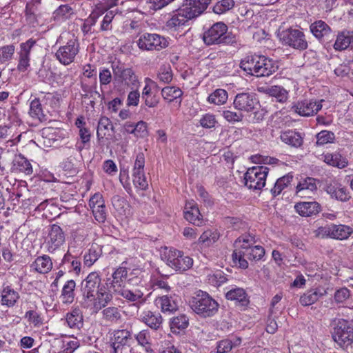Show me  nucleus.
I'll return each mask as SVG.
<instances>
[{
    "instance_id": "obj_1",
    "label": "nucleus",
    "mask_w": 353,
    "mask_h": 353,
    "mask_svg": "<svg viewBox=\"0 0 353 353\" xmlns=\"http://www.w3.org/2000/svg\"><path fill=\"white\" fill-rule=\"evenodd\" d=\"M240 67L248 74L261 77H269L279 68L277 63L263 55H249L241 60Z\"/></svg>"
},
{
    "instance_id": "obj_2",
    "label": "nucleus",
    "mask_w": 353,
    "mask_h": 353,
    "mask_svg": "<svg viewBox=\"0 0 353 353\" xmlns=\"http://www.w3.org/2000/svg\"><path fill=\"white\" fill-rule=\"evenodd\" d=\"M190 306L199 316L208 318L218 312L219 304L208 293L199 290L192 297Z\"/></svg>"
},
{
    "instance_id": "obj_3",
    "label": "nucleus",
    "mask_w": 353,
    "mask_h": 353,
    "mask_svg": "<svg viewBox=\"0 0 353 353\" xmlns=\"http://www.w3.org/2000/svg\"><path fill=\"white\" fill-rule=\"evenodd\" d=\"M203 40L205 45H233L236 43V37L228 32V26L223 22L214 23L203 34Z\"/></svg>"
},
{
    "instance_id": "obj_4",
    "label": "nucleus",
    "mask_w": 353,
    "mask_h": 353,
    "mask_svg": "<svg viewBox=\"0 0 353 353\" xmlns=\"http://www.w3.org/2000/svg\"><path fill=\"white\" fill-rule=\"evenodd\" d=\"M161 259L175 271L183 272L193 265V259L185 255L182 251L165 248L161 254Z\"/></svg>"
},
{
    "instance_id": "obj_5",
    "label": "nucleus",
    "mask_w": 353,
    "mask_h": 353,
    "mask_svg": "<svg viewBox=\"0 0 353 353\" xmlns=\"http://www.w3.org/2000/svg\"><path fill=\"white\" fill-rule=\"evenodd\" d=\"M333 340L343 349L353 343V326L347 321L339 320L332 333Z\"/></svg>"
},
{
    "instance_id": "obj_6",
    "label": "nucleus",
    "mask_w": 353,
    "mask_h": 353,
    "mask_svg": "<svg viewBox=\"0 0 353 353\" xmlns=\"http://www.w3.org/2000/svg\"><path fill=\"white\" fill-rule=\"evenodd\" d=\"M269 172L266 166H254L249 168L244 174L245 185L249 189L260 190L265 185Z\"/></svg>"
},
{
    "instance_id": "obj_7",
    "label": "nucleus",
    "mask_w": 353,
    "mask_h": 353,
    "mask_svg": "<svg viewBox=\"0 0 353 353\" xmlns=\"http://www.w3.org/2000/svg\"><path fill=\"white\" fill-rule=\"evenodd\" d=\"M139 48L146 51H159L168 46V39L158 34L143 33L141 34L137 41Z\"/></svg>"
},
{
    "instance_id": "obj_8",
    "label": "nucleus",
    "mask_w": 353,
    "mask_h": 353,
    "mask_svg": "<svg viewBox=\"0 0 353 353\" xmlns=\"http://www.w3.org/2000/svg\"><path fill=\"white\" fill-rule=\"evenodd\" d=\"M280 39L283 44L296 50H304L308 47L304 33L299 29L283 30L280 34Z\"/></svg>"
},
{
    "instance_id": "obj_9",
    "label": "nucleus",
    "mask_w": 353,
    "mask_h": 353,
    "mask_svg": "<svg viewBox=\"0 0 353 353\" xmlns=\"http://www.w3.org/2000/svg\"><path fill=\"white\" fill-rule=\"evenodd\" d=\"M113 76L115 80L121 81L129 87H134L139 83L138 77L131 68H126L120 61H113L112 63Z\"/></svg>"
},
{
    "instance_id": "obj_10",
    "label": "nucleus",
    "mask_w": 353,
    "mask_h": 353,
    "mask_svg": "<svg viewBox=\"0 0 353 353\" xmlns=\"http://www.w3.org/2000/svg\"><path fill=\"white\" fill-rule=\"evenodd\" d=\"M79 52V43L77 39H72L59 48L55 53V57L61 63L68 65L74 61Z\"/></svg>"
},
{
    "instance_id": "obj_11",
    "label": "nucleus",
    "mask_w": 353,
    "mask_h": 353,
    "mask_svg": "<svg viewBox=\"0 0 353 353\" xmlns=\"http://www.w3.org/2000/svg\"><path fill=\"white\" fill-rule=\"evenodd\" d=\"M65 236L63 230L57 224L50 226L45 245L49 252H53L59 249L65 242Z\"/></svg>"
},
{
    "instance_id": "obj_12",
    "label": "nucleus",
    "mask_w": 353,
    "mask_h": 353,
    "mask_svg": "<svg viewBox=\"0 0 353 353\" xmlns=\"http://www.w3.org/2000/svg\"><path fill=\"white\" fill-rule=\"evenodd\" d=\"M101 279L97 272H90L81 283V290L85 301L93 299L99 288H101Z\"/></svg>"
},
{
    "instance_id": "obj_13",
    "label": "nucleus",
    "mask_w": 353,
    "mask_h": 353,
    "mask_svg": "<svg viewBox=\"0 0 353 353\" xmlns=\"http://www.w3.org/2000/svg\"><path fill=\"white\" fill-rule=\"evenodd\" d=\"M258 105L259 101L251 92L239 93L235 96L233 101V105L236 110L247 112L254 111Z\"/></svg>"
},
{
    "instance_id": "obj_14",
    "label": "nucleus",
    "mask_w": 353,
    "mask_h": 353,
    "mask_svg": "<svg viewBox=\"0 0 353 353\" xmlns=\"http://www.w3.org/2000/svg\"><path fill=\"white\" fill-rule=\"evenodd\" d=\"M113 292L130 302H135L134 305L138 310H139L140 305L145 302L142 291L137 288H129L126 285L117 288V289L113 290Z\"/></svg>"
},
{
    "instance_id": "obj_15",
    "label": "nucleus",
    "mask_w": 353,
    "mask_h": 353,
    "mask_svg": "<svg viewBox=\"0 0 353 353\" xmlns=\"http://www.w3.org/2000/svg\"><path fill=\"white\" fill-rule=\"evenodd\" d=\"M322 101H313L311 100H303L298 101L292 105V110L302 117H310L316 114L322 108Z\"/></svg>"
},
{
    "instance_id": "obj_16",
    "label": "nucleus",
    "mask_w": 353,
    "mask_h": 353,
    "mask_svg": "<svg viewBox=\"0 0 353 353\" xmlns=\"http://www.w3.org/2000/svg\"><path fill=\"white\" fill-rule=\"evenodd\" d=\"M83 315L79 307H72L66 313L64 318V325L74 331H79L83 326Z\"/></svg>"
},
{
    "instance_id": "obj_17",
    "label": "nucleus",
    "mask_w": 353,
    "mask_h": 353,
    "mask_svg": "<svg viewBox=\"0 0 353 353\" xmlns=\"http://www.w3.org/2000/svg\"><path fill=\"white\" fill-rule=\"evenodd\" d=\"M139 320L144 323L147 326L154 330H159L163 323V318L158 312L150 310L137 311Z\"/></svg>"
},
{
    "instance_id": "obj_18",
    "label": "nucleus",
    "mask_w": 353,
    "mask_h": 353,
    "mask_svg": "<svg viewBox=\"0 0 353 353\" xmlns=\"http://www.w3.org/2000/svg\"><path fill=\"white\" fill-rule=\"evenodd\" d=\"M93 295V299H88L85 301L92 303L93 308L95 312H98L105 307L112 299V294L105 290V286L99 288L96 294Z\"/></svg>"
},
{
    "instance_id": "obj_19",
    "label": "nucleus",
    "mask_w": 353,
    "mask_h": 353,
    "mask_svg": "<svg viewBox=\"0 0 353 353\" xmlns=\"http://www.w3.org/2000/svg\"><path fill=\"white\" fill-rule=\"evenodd\" d=\"M211 0H185L182 6L187 10L189 16L196 18L201 14L210 3Z\"/></svg>"
},
{
    "instance_id": "obj_20",
    "label": "nucleus",
    "mask_w": 353,
    "mask_h": 353,
    "mask_svg": "<svg viewBox=\"0 0 353 353\" xmlns=\"http://www.w3.org/2000/svg\"><path fill=\"white\" fill-rule=\"evenodd\" d=\"M310 31L319 40L325 41L332 34L330 27L323 21L319 20L310 25Z\"/></svg>"
},
{
    "instance_id": "obj_21",
    "label": "nucleus",
    "mask_w": 353,
    "mask_h": 353,
    "mask_svg": "<svg viewBox=\"0 0 353 353\" xmlns=\"http://www.w3.org/2000/svg\"><path fill=\"white\" fill-rule=\"evenodd\" d=\"M128 276V270L125 267H119L112 273V279H108L106 285L108 288L114 290L125 285Z\"/></svg>"
},
{
    "instance_id": "obj_22",
    "label": "nucleus",
    "mask_w": 353,
    "mask_h": 353,
    "mask_svg": "<svg viewBox=\"0 0 353 353\" xmlns=\"http://www.w3.org/2000/svg\"><path fill=\"white\" fill-rule=\"evenodd\" d=\"M296 212L302 216H311L321 211V205L316 201L299 202L294 205Z\"/></svg>"
},
{
    "instance_id": "obj_23",
    "label": "nucleus",
    "mask_w": 353,
    "mask_h": 353,
    "mask_svg": "<svg viewBox=\"0 0 353 353\" xmlns=\"http://www.w3.org/2000/svg\"><path fill=\"white\" fill-rule=\"evenodd\" d=\"M316 182V180L312 177H306L300 181L296 188V194L301 197H310V194L317 190Z\"/></svg>"
},
{
    "instance_id": "obj_24",
    "label": "nucleus",
    "mask_w": 353,
    "mask_h": 353,
    "mask_svg": "<svg viewBox=\"0 0 353 353\" xmlns=\"http://www.w3.org/2000/svg\"><path fill=\"white\" fill-rule=\"evenodd\" d=\"M326 294L325 290L316 288L306 291L299 299V303L303 306H309L316 303L321 297Z\"/></svg>"
},
{
    "instance_id": "obj_25",
    "label": "nucleus",
    "mask_w": 353,
    "mask_h": 353,
    "mask_svg": "<svg viewBox=\"0 0 353 353\" xmlns=\"http://www.w3.org/2000/svg\"><path fill=\"white\" fill-rule=\"evenodd\" d=\"M184 217L190 223L200 225L202 223V216L196 203L188 202L185 204Z\"/></svg>"
},
{
    "instance_id": "obj_26",
    "label": "nucleus",
    "mask_w": 353,
    "mask_h": 353,
    "mask_svg": "<svg viewBox=\"0 0 353 353\" xmlns=\"http://www.w3.org/2000/svg\"><path fill=\"white\" fill-rule=\"evenodd\" d=\"M348 48H353V32L342 31L336 37L334 48L336 50L341 51Z\"/></svg>"
},
{
    "instance_id": "obj_27",
    "label": "nucleus",
    "mask_w": 353,
    "mask_h": 353,
    "mask_svg": "<svg viewBox=\"0 0 353 353\" xmlns=\"http://www.w3.org/2000/svg\"><path fill=\"white\" fill-rule=\"evenodd\" d=\"M187 10L181 6L172 17L167 21V26L169 28H176L184 25L187 21L194 19L189 16Z\"/></svg>"
},
{
    "instance_id": "obj_28",
    "label": "nucleus",
    "mask_w": 353,
    "mask_h": 353,
    "mask_svg": "<svg viewBox=\"0 0 353 353\" xmlns=\"http://www.w3.org/2000/svg\"><path fill=\"white\" fill-rule=\"evenodd\" d=\"M225 297L228 300L233 301L242 306H245L249 303L248 294L245 290L241 288H234L230 290L225 294Z\"/></svg>"
},
{
    "instance_id": "obj_29",
    "label": "nucleus",
    "mask_w": 353,
    "mask_h": 353,
    "mask_svg": "<svg viewBox=\"0 0 353 353\" xmlns=\"http://www.w3.org/2000/svg\"><path fill=\"white\" fill-rule=\"evenodd\" d=\"M1 304L8 307H13L19 299V293L10 286H4L1 291Z\"/></svg>"
},
{
    "instance_id": "obj_30",
    "label": "nucleus",
    "mask_w": 353,
    "mask_h": 353,
    "mask_svg": "<svg viewBox=\"0 0 353 353\" xmlns=\"http://www.w3.org/2000/svg\"><path fill=\"white\" fill-rule=\"evenodd\" d=\"M155 302L163 312H174L178 310L176 301L172 296H159L156 299Z\"/></svg>"
},
{
    "instance_id": "obj_31",
    "label": "nucleus",
    "mask_w": 353,
    "mask_h": 353,
    "mask_svg": "<svg viewBox=\"0 0 353 353\" xmlns=\"http://www.w3.org/2000/svg\"><path fill=\"white\" fill-rule=\"evenodd\" d=\"M75 288L76 283L72 279L68 281L64 284L60 295V299L63 304L69 305L74 301L75 296Z\"/></svg>"
},
{
    "instance_id": "obj_32",
    "label": "nucleus",
    "mask_w": 353,
    "mask_h": 353,
    "mask_svg": "<svg viewBox=\"0 0 353 353\" xmlns=\"http://www.w3.org/2000/svg\"><path fill=\"white\" fill-rule=\"evenodd\" d=\"M101 314L102 319L109 325L118 323L122 318L120 310L114 306L104 307Z\"/></svg>"
},
{
    "instance_id": "obj_33",
    "label": "nucleus",
    "mask_w": 353,
    "mask_h": 353,
    "mask_svg": "<svg viewBox=\"0 0 353 353\" xmlns=\"http://www.w3.org/2000/svg\"><path fill=\"white\" fill-rule=\"evenodd\" d=\"M281 140L292 147L298 148L303 143V137L301 134L295 130H288L281 133Z\"/></svg>"
},
{
    "instance_id": "obj_34",
    "label": "nucleus",
    "mask_w": 353,
    "mask_h": 353,
    "mask_svg": "<svg viewBox=\"0 0 353 353\" xmlns=\"http://www.w3.org/2000/svg\"><path fill=\"white\" fill-rule=\"evenodd\" d=\"M161 95L163 99L168 102L176 101L178 102V105H181L183 92L180 88L174 86H166L162 89Z\"/></svg>"
},
{
    "instance_id": "obj_35",
    "label": "nucleus",
    "mask_w": 353,
    "mask_h": 353,
    "mask_svg": "<svg viewBox=\"0 0 353 353\" xmlns=\"http://www.w3.org/2000/svg\"><path fill=\"white\" fill-rule=\"evenodd\" d=\"M325 191L332 198L341 201H346L349 200L350 196L347 190L341 185L329 184L325 187Z\"/></svg>"
},
{
    "instance_id": "obj_36",
    "label": "nucleus",
    "mask_w": 353,
    "mask_h": 353,
    "mask_svg": "<svg viewBox=\"0 0 353 353\" xmlns=\"http://www.w3.org/2000/svg\"><path fill=\"white\" fill-rule=\"evenodd\" d=\"M31 267L37 272L46 274L52 268V263L49 256L43 255L38 256L32 263Z\"/></svg>"
},
{
    "instance_id": "obj_37",
    "label": "nucleus",
    "mask_w": 353,
    "mask_h": 353,
    "mask_svg": "<svg viewBox=\"0 0 353 353\" xmlns=\"http://www.w3.org/2000/svg\"><path fill=\"white\" fill-rule=\"evenodd\" d=\"M322 159L327 164L339 168H343L347 165L346 158L339 152L323 154Z\"/></svg>"
},
{
    "instance_id": "obj_38",
    "label": "nucleus",
    "mask_w": 353,
    "mask_h": 353,
    "mask_svg": "<svg viewBox=\"0 0 353 353\" xmlns=\"http://www.w3.org/2000/svg\"><path fill=\"white\" fill-rule=\"evenodd\" d=\"M352 233L353 229L349 225L332 224V239L345 240Z\"/></svg>"
},
{
    "instance_id": "obj_39",
    "label": "nucleus",
    "mask_w": 353,
    "mask_h": 353,
    "mask_svg": "<svg viewBox=\"0 0 353 353\" xmlns=\"http://www.w3.org/2000/svg\"><path fill=\"white\" fill-rule=\"evenodd\" d=\"M113 341L110 345V349L120 347L119 345L130 344V333L126 330H116L114 332Z\"/></svg>"
},
{
    "instance_id": "obj_40",
    "label": "nucleus",
    "mask_w": 353,
    "mask_h": 353,
    "mask_svg": "<svg viewBox=\"0 0 353 353\" xmlns=\"http://www.w3.org/2000/svg\"><path fill=\"white\" fill-rule=\"evenodd\" d=\"M120 0H106L105 2L97 4L95 9L91 13L90 17L97 19L99 16L103 14L105 12L112 10L114 6L119 4Z\"/></svg>"
},
{
    "instance_id": "obj_41",
    "label": "nucleus",
    "mask_w": 353,
    "mask_h": 353,
    "mask_svg": "<svg viewBox=\"0 0 353 353\" xmlns=\"http://www.w3.org/2000/svg\"><path fill=\"white\" fill-rule=\"evenodd\" d=\"M228 98L227 91L224 89L218 88L208 96V101L216 105H221L227 102Z\"/></svg>"
},
{
    "instance_id": "obj_42",
    "label": "nucleus",
    "mask_w": 353,
    "mask_h": 353,
    "mask_svg": "<svg viewBox=\"0 0 353 353\" xmlns=\"http://www.w3.org/2000/svg\"><path fill=\"white\" fill-rule=\"evenodd\" d=\"M14 166L15 170L27 175L32 174L33 170L30 162L21 154L16 157Z\"/></svg>"
},
{
    "instance_id": "obj_43",
    "label": "nucleus",
    "mask_w": 353,
    "mask_h": 353,
    "mask_svg": "<svg viewBox=\"0 0 353 353\" xmlns=\"http://www.w3.org/2000/svg\"><path fill=\"white\" fill-rule=\"evenodd\" d=\"M292 179L293 176L291 174H288L278 179L274 187L270 190L272 196L275 197L280 194L282 190L287 188L291 183Z\"/></svg>"
},
{
    "instance_id": "obj_44",
    "label": "nucleus",
    "mask_w": 353,
    "mask_h": 353,
    "mask_svg": "<svg viewBox=\"0 0 353 353\" xmlns=\"http://www.w3.org/2000/svg\"><path fill=\"white\" fill-rule=\"evenodd\" d=\"M265 92L270 96L275 97L279 102H285L288 97L287 90L279 85L268 87L265 89Z\"/></svg>"
},
{
    "instance_id": "obj_45",
    "label": "nucleus",
    "mask_w": 353,
    "mask_h": 353,
    "mask_svg": "<svg viewBox=\"0 0 353 353\" xmlns=\"http://www.w3.org/2000/svg\"><path fill=\"white\" fill-rule=\"evenodd\" d=\"M101 250L97 245H92L88 252L84 254L83 263L87 267H90L101 256Z\"/></svg>"
},
{
    "instance_id": "obj_46",
    "label": "nucleus",
    "mask_w": 353,
    "mask_h": 353,
    "mask_svg": "<svg viewBox=\"0 0 353 353\" xmlns=\"http://www.w3.org/2000/svg\"><path fill=\"white\" fill-rule=\"evenodd\" d=\"M29 114L32 118L40 121L45 120V114L39 99L35 98L30 102Z\"/></svg>"
},
{
    "instance_id": "obj_47",
    "label": "nucleus",
    "mask_w": 353,
    "mask_h": 353,
    "mask_svg": "<svg viewBox=\"0 0 353 353\" xmlns=\"http://www.w3.org/2000/svg\"><path fill=\"white\" fill-rule=\"evenodd\" d=\"M245 252V256L249 260L259 261L262 259L265 254V250L260 245L250 246Z\"/></svg>"
},
{
    "instance_id": "obj_48",
    "label": "nucleus",
    "mask_w": 353,
    "mask_h": 353,
    "mask_svg": "<svg viewBox=\"0 0 353 353\" xmlns=\"http://www.w3.org/2000/svg\"><path fill=\"white\" fill-rule=\"evenodd\" d=\"M63 265H65L70 270L79 274L81 271V263L69 252L66 253L62 259Z\"/></svg>"
},
{
    "instance_id": "obj_49",
    "label": "nucleus",
    "mask_w": 353,
    "mask_h": 353,
    "mask_svg": "<svg viewBox=\"0 0 353 353\" xmlns=\"http://www.w3.org/2000/svg\"><path fill=\"white\" fill-rule=\"evenodd\" d=\"M114 131V127L111 121L105 117H101L98 123L97 134L99 139L103 138L109 130Z\"/></svg>"
},
{
    "instance_id": "obj_50",
    "label": "nucleus",
    "mask_w": 353,
    "mask_h": 353,
    "mask_svg": "<svg viewBox=\"0 0 353 353\" xmlns=\"http://www.w3.org/2000/svg\"><path fill=\"white\" fill-rule=\"evenodd\" d=\"M24 318L29 324L33 325L34 327H40L43 323V319L41 316V314L37 310H28L25 314Z\"/></svg>"
},
{
    "instance_id": "obj_51",
    "label": "nucleus",
    "mask_w": 353,
    "mask_h": 353,
    "mask_svg": "<svg viewBox=\"0 0 353 353\" xmlns=\"http://www.w3.org/2000/svg\"><path fill=\"white\" fill-rule=\"evenodd\" d=\"M189 324V319L185 314H179L170 319V327L172 330H184Z\"/></svg>"
},
{
    "instance_id": "obj_52",
    "label": "nucleus",
    "mask_w": 353,
    "mask_h": 353,
    "mask_svg": "<svg viewBox=\"0 0 353 353\" xmlns=\"http://www.w3.org/2000/svg\"><path fill=\"white\" fill-rule=\"evenodd\" d=\"M72 14L73 10L70 6L61 5L53 12V17L55 20L62 21L68 19Z\"/></svg>"
},
{
    "instance_id": "obj_53",
    "label": "nucleus",
    "mask_w": 353,
    "mask_h": 353,
    "mask_svg": "<svg viewBox=\"0 0 353 353\" xmlns=\"http://www.w3.org/2000/svg\"><path fill=\"white\" fill-rule=\"evenodd\" d=\"M145 158L143 153H139L137 155L136 160L132 170V176H143L144 174Z\"/></svg>"
},
{
    "instance_id": "obj_54",
    "label": "nucleus",
    "mask_w": 353,
    "mask_h": 353,
    "mask_svg": "<svg viewBox=\"0 0 353 353\" xmlns=\"http://www.w3.org/2000/svg\"><path fill=\"white\" fill-rule=\"evenodd\" d=\"M219 239L217 232L211 230L205 231L199 237V242L205 246H210Z\"/></svg>"
},
{
    "instance_id": "obj_55",
    "label": "nucleus",
    "mask_w": 353,
    "mask_h": 353,
    "mask_svg": "<svg viewBox=\"0 0 353 353\" xmlns=\"http://www.w3.org/2000/svg\"><path fill=\"white\" fill-rule=\"evenodd\" d=\"M245 254L243 250H235L232 254L234 263L242 269H246L248 267V262L245 259Z\"/></svg>"
},
{
    "instance_id": "obj_56",
    "label": "nucleus",
    "mask_w": 353,
    "mask_h": 353,
    "mask_svg": "<svg viewBox=\"0 0 353 353\" xmlns=\"http://www.w3.org/2000/svg\"><path fill=\"white\" fill-rule=\"evenodd\" d=\"M335 139L334 134L330 131L322 130L316 134V144L319 145L332 143Z\"/></svg>"
},
{
    "instance_id": "obj_57",
    "label": "nucleus",
    "mask_w": 353,
    "mask_h": 353,
    "mask_svg": "<svg viewBox=\"0 0 353 353\" xmlns=\"http://www.w3.org/2000/svg\"><path fill=\"white\" fill-rule=\"evenodd\" d=\"M234 6V0H221L216 3L213 8V10L215 13L220 14L230 10Z\"/></svg>"
},
{
    "instance_id": "obj_58",
    "label": "nucleus",
    "mask_w": 353,
    "mask_h": 353,
    "mask_svg": "<svg viewBox=\"0 0 353 353\" xmlns=\"http://www.w3.org/2000/svg\"><path fill=\"white\" fill-rule=\"evenodd\" d=\"M223 117L230 123L241 122L243 119V115L241 112H237L229 110L222 111Z\"/></svg>"
},
{
    "instance_id": "obj_59",
    "label": "nucleus",
    "mask_w": 353,
    "mask_h": 353,
    "mask_svg": "<svg viewBox=\"0 0 353 353\" xmlns=\"http://www.w3.org/2000/svg\"><path fill=\"white\" fill-rule=\"evenodd\" d=\"M255 243L254 237L250 235H242L239 236L234 242L236 248H240L243 250H246L248 248L252 246Z\"/></svg>"
},
{
    "instance_id": "obj_60",
    "label": "nucleus",
    "mask_w": 353,
    "mask_h": 353,
    "mask_svg": "<svg viewBox=\"0 0 353 353\" xmlns=\"http://www.w3.org/2000/svg\"><path fill=\"white\" fill-rule=\"evenodd\" d=\"M118 12V9L110 10L106 12L103 17L101 25V30L107 31L112 29L111 23L114 19L115 14Z\"/></svg>"
},
{
    "instance_id": "obj_61",
    "label": "nucleus",
    "mask_w": 353,
    "mask_h": 353,
    "mask_svg": "<svg viewBox=\"0 0 353 353\" xmlns=\"http://www.w3.org/2000/svg\"><path fill=\"white\" fill-rule=\"evenodd\" d=\"M208 280L210 283L215 286H220L227 281V276L222 271H216L212 275H209Z\"/></svg>"
},
{
    "instance_id": "obj_62",
    "label": "nucleus",
    "mask_w": 353,
    "mask_h": 353,
    "mask_svg": "<svg viewBox=\"0 0 353 353\" xmlns=\"http://www.w3.org/2000/svg\"><path fill=\"white\" fill-rule=\"evenodd\" d=\"M350 296L351 292L347 288H341L335 292L334 299L336 303H344Z\"/></svg>"
},
{
    "instance_id": "obj_63",
    "label": "nucleus",
    "mask_w": 353,
    "mask_h": 353,
    "mask_svg": "<svg viewBox=\"0 0 353 353\" xmlns=\"http://www.w3.org/2000/svg\"><path fill=\"white\" fill-rule=\"evenodd\" d=\"M15 50L14 46L7 45L0 48V59L6 61L12 59Z\"/></svg>"
},
{
    "instance_id": "obj_64",
    "label": "nucleus",
    "mask_w": 353,
    "mask_h": 353,
    "mask_svg": "<svg viewBox=\"0 0 353 353\" xmlns=\"http://www.w3.org/2000/svg\"><path fill=\"white\" fill-rule=\"evenodd\" d=\"M201 125L205 128H212L217 123L214 115L212 114H205L199 121Z\"/></svg>"
}]
</instances>
